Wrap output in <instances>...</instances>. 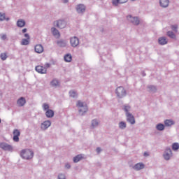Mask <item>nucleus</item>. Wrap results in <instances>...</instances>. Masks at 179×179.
Returning <instances> with one entry per match:
<instances>
[{
	"instance_id": "obj_1",
	"label": "nucleus",
	"mask_w": 179,
	"mask_h": 179,
	"mask_svg": "<svg viewBox=\"0 0 179 179\" xmlns=\"http://www.w3.org/2000/svg\"><path fill=\"white\" fill-rule=\"evenodd\" d=\"M20 156L22 159H25L26 160H29L30 159H33V152L30 150H22L20 152Z\"/></svg>"
},
{
	"instance_id": "obj_2",
	"label": "nucleus",
	"mask_w": 179,
	"mask_h": 179,
	"mask_svg": "<svg viewBox=\"0 0 179 179\" xmlns=\"http://www.w3.org/2000/svg\"><path fill=\"white\" fill-rule=\"evenodd\" d=\"M76 107H78V111L81 115H83L85 113H87V105L81 101H78Z\"/></svg>"
},
{
	"instance_id": "obj_3",
	"label": "nucleus",
	"mask_w": 179,
	"mask_h": 179,
	"mask_svg": "<svg viewBox=\"0 0 179 179\" xmlns=\"http://www.w3.org/2000/svg\"><path fill=\"white\" fill-rule=\"evenodd\" d=\"M124 110L127 113V121L130 122V124H135V117L134 115H132V114L128 113V111L131 110V107L129 106H124Z\"/></svg>"
},
{
	"instance_id": "obj_4",
	"label": "nucleus",
	"mask_w": 179,
	"mask_h": 179,
	"mask_svg": "<svg viewBox=\"0 0 179 179\" xmlns=\"http://www.w3.org/2000/svg\"><path fill=\"white\" fill-rule=\"evenodd\" d=\"M116 94L117 97H120L121 99L127 95V92L125 91V89H124L122 87H119L116 89Z\"/></svg>"
},
{
	"instance_id": "obj_5",
	"label": "nucleus",
	"mask_w": 179,
	"mask_h": 179,
	"mask_svg": "<svg viewBox=\"0 0 179 179\" xmlns=\"http://www.w3.org/2000/svg\"><path fill=\"white\" fill-rule=\"evenodd\" d=\"M0 148L1 149H3V150H9L10 152L13 150V148L12 147V145L6 143H1Z\"/></svg>"
},
{
	"instance_id": "obj_6",
	"label": "nucleus",
	"mask_w": 179,
	"mask_h": 179,
	"mask_svg": "<svg viewBox=\"0 0 179 179\" xmlns=\"http://www.w3.org/2000/svg\"><path fill=\"white\" fill-rule=\"evenodd\" d=\"M127 20H129V22H131V23H133V24H135L136 26H138V24H139L140 23L139 19H138V17H131V15L127 16Z\"/></svg>"
},
{
	"instance_id": "obj_7",
	"label": "nucleus",
	"mask_w": 179,
	"mask_h": 179,
	"mask_svg": "<svg viewBox=\"0 0 179 179\" xmlns=\"http://www.w3.org/2000/svg\"><path fill=\"white\" fill-rule=\"evenodd\" d=\"M70 43L71 47H78L79 45V39L74 36L70 39Z\"/></svg>"
},
{
	"instance_id": "obj_8",
	"label": "nucleus",
	"mask_w": 179,
	"mask_h": 179,
	"mask_svg": "<svg viewBox=\"0 0 179 179\" xmlns=\"http://www.w3.org/2000/svg\"><path fill=\"white\" fill-rule=\"evenodd\" d=\"M55 24H56V26L59 27V29H65V27H66V22H65V21L64 20H59L55 22Z\"/></svg>"
},
{
	"instance_id": "obj_9",
	"label": "nucleus",
	"mask_w": 179,
	"mask_h": 179,
	"mask_svg": "<svg viewBox=\"0 0 179 179\" xmlns=\"http://www.w3.org/2000/svg\"><path fill=\"white\" fill-rule=\"evenodd\" d=\"M36 72H38V73H47V68L43 66H37L35 68Z\"/></svg>"
},
{
	"instance_id": "obj_10",
	"label": "nucleus",
	"mask_w": 179,
	"mask_h": 179,
	"mask_svg": "<svg viewBox=\"0 0 179 179\" xmlns=\"http://www.w3.org/2000/svg\"><path fill=\"white\" fill-rule=\"evenodd\" d=\"M20 136V131L15 129L13 131V141L14 142H19V137Z\"/></svg>"
},
{
	"instance_id": "obj_11",
	"label": "nucleus",
	"mask_w": 179,
	"mask_h": 179,
	"mask_svg": "<svg viewBox=\"0 0 179 179\" xmlns=\"http://www.w3.org/2000/svg\"><path fill=\"white\" fill-rule=\"evenodd\" d=\"M171 149L170 148H166L165 153L164 154V157L165 160H170V157H171Z\"/></svg>"
},
{
	"instance_id": "obj_12",
	"label": "nucleus",
	"mask_w": 179,
	"mask_h": 179,
	"mask_svg": "<svg viewBox=\"0 0 179 179\" xmlns=\"http://www.w3.org/2000/svg\"><path fill=\"white\" fill-rule=\"evenodd\" d=\"M76 10L78 13H83L86 10V6L83 4H79L76 7Z\"/></svg>"
},
{
	"instance_id": "obj_13",
	"label": "nucleus",
	"mask_w": 179,
	"mask_h": 179,
	"mask_svg": "<svg viewBox=\"0 0 179 179\" xmlns=\"http://www.w3.org/2000/svg\"><path fill=\"white\" fill-rule=\"evenodd\" d=\"M17 104L18 107H23V106H24V104H26V99L23 97L20 98L17 101Z\"/></svg>"
},
{
	"instance_id": "obj_14",
	"label": "nucleus",
	"mask_w": 179,
	"mask_h": 179,
	"mask_svg": "<svg viewBox=\"0 0 179 179\" xmlns=\"http://www.w3.org/2000/svg\"><path fill=\"white\" fill-rule=\"evenodd\" d=\"M49 127H51V122L50 120H46L41 124L42 129H47Z\"/></svg>"
},
{
	"instance_id": "obj_15",
	"label": "nucleus",
	"mask_w": 179,
	"mask_h": 179,
	"mask_svg": "<svg viewBox=\"0 0 179 179\" xmlns=\"http://www.w3.org/2000/svg\"><path fill=\"white\" fill-rule=\"evenodd\" d=\"M35 51L38 54H41V52H43L44 51V48L41 45H36L35 46Z\"/></svg>"
},
{
	"instance_id": "obj_16",
	"label": "nucleus",
	"mask_w": 179,
	"mask_h": 179,
	"mask_svg": "<svg viewBox=\"0 0 179 179\" xmlns=\"http://www.w3.org/2000/svg\"><path fill=\"white\" fill-rule=\"evenodd\" d=\"M169 0H159V5L162 8H167V6H169Z\"/></svg>"
},
{
	"instance_id": "obj_17",
	"label": "nucleus",
	"mask_w": 179,
	"mask_h": 179,
	"mask_svg": "<svg viewBox=\"0 0 179 179\" xmlns=\"http://www.w3.org/2000/svg\"><path fill=\"white\" fill-rule=\"evenodd\" d=\"M158 43L161 45H164L167 44V43H168L167 38L166 37H160L158 39Z\"/></svg>"
},
{
	"instance_id": "obj_18",
	"label": "nucleus",
	"mask_w": 179,
	"mask_h": 179,
	"mask_svg": "<svg viewBox=\"0 0 179 179\" xmlns=\"http://www.w3.org/2000/svg\"><path fill=\"white\" fill-rule=\"evenodd\" d=\"M128 0H113L112 3L115 6H118L119 3H125V2H127Z\"/></svg>"
},
{
	"instance_id": "obj_19",
	"label": "nucleus",
	"mask_w": 179,
	"mask_h": 179,
	"mask_svg": "<svg viewBox=\"0 0 179 179\" xmlns=\"http://www.w3.org/2000/svg\"><path fill=\"white\" fill-rule=\"evenodd\" d=\"M52 33L55 37H57V38H59L61 37V34H59V31L55 29V28H52Z\"/></svg>"
},
{
	"instance_id": "obj_20",
	"label": "nucleus",
	"mask_w": 179,
	"mask_h": 179,
	"mask_svg": "<svg viewBox=\"0 0 179 179\" xmlns=\"http://www.w3.org/2000/svg\"><path fill=\"white\" fill-rule=\"evenodd\" d=\"M45 115L48 118H52L54 117V110L51 109L46 110Z\"/></svg>"
},
{
	"instance_id": "obj_21",
	"label": "nucleus",
	"mask_w": 179,
	"mask_h": 179,
	"mask_svg": "<svg viewBox=\"0 0 179 179\" xmlns=\"http://www.w3.org/2000/svg\"><path fill=\"white\" fill-rule=\"evenodd\" d=\"M144 168H145V165L142 163H138L134 166V170H137V171L142 170V169H144Z\"/></svg>"
},
{
	"instance_id": "obj_22",
	"label": "nucleus",
	"mask_w": 179,
	"mask_h": 179,
	"mask_svg": "<svg viewBox=\"0 0 179 179\" xmlns=\"http://www.w3.org/2000/svg\"><path fill=\"white\" fill-rule=\"evenodd\" d=\"M166 35L168 36V37H169L170 38H173V40H176L177 38L176 34L171 31H169L166 33Z\"/></svg>"
},
{
	"instance_id": "obj_23",
	"label": "nucleus",
	"mask_w": 179,
	"mask_h": 179,
	"mask_svg": "<svg viewBox=\"0 0 179 179\" xmlns=\"http://www.w3.org/2000/svg\"><path fill=\"white\" fill-rule=\"evenodd\" d=\"M26 25V22L23 20H18L17 22V26L18 27H24Z\"/></svg>"
},
{
	"instance_id": "obj_24",
	"label": "nucleus",
	"mask_w": 179,
	"mask_h": 179,
	"mask_svg": "<svg viewBox=\"0 0 179 179\" xmlns=\"http://www.w3.org/2000/svg\"><path fill=\"white\" fill-rule=\"evenodd\" d=\"M164 124L166 127H171V125H174V121L171 120H166Z\"/></svg>"
},
{
	"instance_id": "obj_25",
	"label": "nucleus",
	"mask_w": 179,
	"mask_h": 179,
	"mask_svg": "<svg viewBox=\"0 0 179 179\" xmlns=\"http://www.w3.org/2000/svg\"><path fill=\"white\" fill-rule=\"evenodd\" d=\"M64 61L66 62H71V61H72V55L71 54L64 55Z\"/></svg>"
},
{
	"instance_id": "obj_26",
	"label": "nucleus",
	"mask_w": 179,
	"mask_h": 179,
	"mask_svg": "<svg viewBox=\"0 0 179 179\" xmlns=\"http://www.w3.org/2000/svg\"><path fill=\"white\" fill-rule=\"evenodd\" d=\"M83 158V157H82V155H78L73 158V162L74 163H78V162H80V160H82Z\"/></svg>"
},
{
	"instance_id": "obj_27",
	"label": "nucleus",
	"mask_w": 179,
	"mask_h": 179,
	"mask_svg": "<svg viewBox=\"0 0 179 179\" xmlns=\"http://www.w3.org/2000/svg\"><path fill=\"white\" fill-rule=\"evenodd\" d=\"M30 43V39H22L21 41L22 45H29Z\"/></svg>"
},
{
	"instance_id": "obj_28",
	"label": "nucleus",
	"mask_w": 179,
	"mask_h": 179,
	"mask_svg": "<svg viewBox=\"0 0 179 179\" xmlns=\"http://www.w3.org/2000/svg\"><path fill=\"white\" fill-rule=\"evenodd\" d=\"M50 83L52 86H59V81L57 79H54Z\"/></svg>"
},
{
	"instance_id": "obj_29",
	"label": "nucleus",
	"mask_w": 179,
	"mask_h": 179,
	"mask_svg": "<svg viewBox=\"0 0 179 179\" xmlns=\"http://www.w3.org/2000/svg\"><path fill=\"white\" fill-rule=\"evenodd\" d=\"M158 131H163L164 129V124H158L156 127Z\"/></svg>"
},
{
	"instance_id": "obj_30",
	"label": "nucleus",
	"mask_w": 179,
	"mask_h": 179,
	"mask_svg": "<svg viewBox=\"0 0 179 179\" xmlns=\"http://www.w3.org/2000/svg\"><path fill=\"white\" fill-rule=\"evenodd\" d=\"M119 127L120 128V129H124V128H127V123L124 122H120L119 123Z\"/></svg>"
},
{
	"instance_id": "obj_31",
	"label": "nucleus",
	"mask_w": 179,
	"mask_h": 179,
	"mask_svg": "<svg viewBox=\"0 0 179 179\" xmlns=\"http://www.w3.org/2000/svg\"><path fill=\"white\" fill-rule=\"evenodd\" d=\"M172 149H173V150H178V149H179V144H178V143H174L172 145Z\"/></svg>"
},
{
	"instance_id": "obj_32",
	"label": "nucleus",
	"mask_w": 179,
	"mask_h": 179,
	"mask_svg": "<svg viewBox=\"0 0 179 179\" xmlns=\"http://www.w3.org/2000/svg\"><path fill=\"white\" fill-rule=\"evenodd\" d=\"M44 111H48V110H50V105H48V103H43L42 106Z\"/></svg>"
},
{
	"instance_id": "obj_33",
	"label": "nucleus",
	"mask_w": 179,
	"mask_h": 179,
	"mask_svg": "<svg viewBox=\"0 0 179 179\" xmlns=\"http://www.w3.org/2000/svg\"><path fill=\"white\" fill-rule=\"evenodd\" d=\"M57 45H59V47H65L66 43L64 41H57Z\"/></svg>"
},
{
	"instance_id": "obj_34",
	"label": "nucleus",
	"mask_w": 179,
	"mask_h": 179,
	"mask_svg": "<svg viewBox=\"0 0 179 179\" xmlns=\"http://www.w3.org/2000/svg\"><path fill=\"white\" fill-rule=\"evenodd\" d=\"M171 30H173V31H175V33H177V29H178V26L171 25Z\"/></svg>"
},
{
	"instance_id": "obj_35",
	"label": "nucleus",
	"mask_w": 179,
	"mask_h": 179,
	"mask_svg": "<svg viewBox=\"0 0 179 179\" xmlns=\"http://www.w3.org/2000/svg\"><path fill=\"white\" fill-rule=\"evenodd\" d=\"M1 58L2 61H5V59H6V58H8V55H6V53H1Z\"/></svg>"
},
{
	"instance_id": "obj_36",
	"label": "nucleus",
	"mask_w": 179,
	"mask_h": 179,
	"mask_svg": "<svg viewBox=\"0 0 179 179\" xmlns=\"http://www.w3.org/2000/svg\"><path fill=\"white\" fill-rule=\"evenodd\" d=\"M92 125L93 128H94V127H97V125H99V122H97L96 120H92Z\"/></svg>"
},
{
	"instance_id": "obj_37",
	"label": "nucleus",
	"mask_w": 179,
	"mask_h": 179,
	"mask_svg": "<svg viewBox=\"0 0 179 179\" xmlns=\"http://www.w3.org/2000/svg\"><path fill=\"white\" fill-rule=\"evenodd\" d=\"M70 96L71 97H76L78 94L75 92V91H70Z\"/></svg>"
},
{
	"instance_id": "obj_38",
	"label": "nucleus",
	"mask_w": 179,
	"mask_h": 179,
	"mask_svg": "<svg viewBox=\"0 0 179 179\" xmlns=\"http://www.w3.org/2000/svg\"><path fill=\"white\" fill-rule=\"evenodd\" d=\"M6 18L5 17V14H2L0 13V21L5 20Z\"/></svg>"
},
{
	"instance_id": "obj_39",
	"label": "nucleus",
	"mask_w": 179,
	"mask_h": 179,
	"mask_svg": "<svg viewBox=\"0 0 179 179\" xmlns=\"http://www.w3.org/2000/svg\"><path fill=\"white\" fill-rule=\"evenodd\" d=\"M58 179H66V178H65V175L61 173L58 176Z\"/></svg>"
},
{
	"instance_id": "obj_40",
	"label": "nucleus",
	"mask_w": 179,
	"mask_h": 179,
	"mask_svg": "<svg viewBox=\"0 0 179 179\" xmlns=\"http://www.w3.org/2000/svg\"><path fill=\"white\" fill-rule=\"evenodd\" d=\"M150 90H151L152 92H155V90H156V87L155 86H150L149 87Z\"/></svg>"
},
{
	"instance_id": "obj_41",
	"label": "nucleus",
	"mask_w": 179,
	"mask_h": 179,
	"mask_svg": "<svg viewBox=\"0 0 179 179\" xmlns=\"http://www.w3.org/2000/svg\"><path fill=\"white\" fill-rule=\"evenodd\" d=\"M24 37H25V38H27V40H30V36L29 35V34H25L24 35Z\"/></svg>"
},
{
	"instance_id": "obj_42",
	"label": "nucleus",
	"mask_w": 179,
	"mask_h": 179,
	"mask_svg": "<svg viewBox=\"0 0 179 179\" xmlns=\"http://www.w3.org/2000/svg\"><path fill=\"white\" fill-rule=\"evenodd\" d=\"M1 40H6V35L5 34L1 35Z\"/></svg>"
},
{
	"instance_id": "obj_43",
	"label": "nucleus",
	"mask_w": 179,
	"mask_h": 179,
	"mask_svg": "<svg viewBox=\"0 0 179 179\" xmlns=\"http://www.w3.org/2000/svg\"><path fill=\"white\" fill-rule=\"evenodd\" d=\"M96 152H97V153H100V152H101V148H96Z\"/></svg>"
},
{
	"instance_id": "obj_44",
	"label": "nucleus",
	"mask_w": 179,
	"mask_h": 179,
	"mask_svg": "<svg viewBox=\"0 0 179 179\" xmlns=\"http://www.w3.org/2000/svg\"><path fill=\"white\" fill-rule=\"evenodd\" d=\"M45 68H50V64L47 63L45 64Z\"/></svg>"
},
{
	"instance_id": "obj_45",
	"label": "nucleus",
	"mask_w": 179,
	"mask_h": 179,
	"mask_svg": "<svg viewBox=\"0 0 179 179\" xmlns=\"http://www.w3.org/2000/svg\"><path fill=\"white\" fill-rule=\"evenodd\" d=\"M66 169H71V165H69V164H66Z\"/></svg>"
},
{
	"instance_id": "obj_46",
	"label": "nucleus",
	"mask_w": 179,
	"mask_h": 179,
	"mask_svg": "<svg viewBox=\"0 0 179 179\" xmlns=\"http://www.w3.org/2000/svg\"><path fill=\"white\" fill-rule=\"evenodd\" d=\"M27 31V29L24 28L22 29V33H26Z\"/></svg>"
},
{
	"instance_id": "obj_47",
	"label": "nucleus",
	"mask_w": 179,
	"mask_h": 179,
	"mask_svg": "<svg viewBox=\"0 0 179 179\" xmlns=\"http://www.w3.org/2000/svg\"><path fill=\"white\" fill-rule=\"evenodd\" d=\"M144 156H149V154L148 152H144Z\"/></svg>"
},
{
	"instance_id": "obj_48",
	"label": "nucleus",
	"mask_w": 179,
	"mask_h": 179,
	"mask_svg": "<svg viewBox=\"0 0 179 179\" xmlns=\"http://www.w3.org/2000/svg\"><path fill=\"white\" fill-rule=\"evenodd\" d=\"M64 3H66L68 2V0H63Z\"/></svg>"
},
{
	"instance_id": "obj_49",
	"label": "nucleus",
	"mask_w": 179,
	"mask_h": 179,
	"mask_svg": "<svg viewBox=\"0 0 179 179\" xmlns=\"http://www.w3.org/2000/svg\"><path fill=\"white\" fill-rule=\"evenodd\" d=\"M6 20H9V18H6Z\"/></svg>"
},
{
	"instance_id": "obj_50",
	"label": "nucleus",
	"mask_w": 179,
	"mask_h": 179,
	"mask_svg": "<svg viewBox=\"0 0 179 179\" xmlns=\"http://www.w3.org/2000/svg\"><path fill=\"white\" fill-rule=\"evenodd\" d=\"M0 124H1V119H0Z\"/></svg>"
},
{
	"instance_id": "obj_51",
	"label": "nucleus",
	"mask_w": 179,
	"mask_h": 179,
	"mask_svg": "<svg viewBox=\"0 0 179 179\" xmlns=\"http://www.w3.org/2000/svg\"><path fill=\"white\" fill-rule=\"evenodd\" d=\"M131 1H136V0H131Z\"/></svg>"
}]
</instances>
